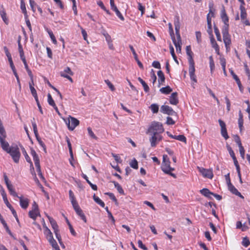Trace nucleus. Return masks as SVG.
I'll list each match as a JSON object with an SVG mask.
<instances>
[{"label":"nucleus","instance_id":"nucleus-3","mask_svg":"<svg viewBox=\"0 0 250 250\" xmlns=\"http://www.w3.org/2000/svg\"><path fill=\"white\" fill-rule=\"evenodd\" d=\"M31 154L33 156V160L35 163V165L37 168V171L38 172L39 176L41 179H42V180H44L45 179L41 172L39 157L37 153L36 152V151H35V150L33 149V148L31 149Z\"/></svg>","mask_w":250,"mask_h":250},{"label":"nucleus","instance_id":"nucleus-35","mask_svg":"<svg viewBox=\"0 0 250 250\" xmlns=\"http://www.w3.org/2000/svg\"><path fill=\"white\" fill-rule=\"evenodd\" d=\"M172 89L169 86H167L165 87H162L160 89V91L165 94H168L171 91Z\"/></svg>","mask_w":250,"mask_h":250},{"label":"nucleus","instance_id":"nucleus-64","mask_svg":"<svg viewBox=\"0 0 250 250\" xmlns=\"http://www.w3.org/2000/svg\"><path fill=\"white\" fill-rule=\"evenodd\" d=\"M234 139L235 142L237 143L238 146H242V144H241L240 138L237 135H234Z\"/></svg>","mask_w":250,"mask_h":250},{"label":"nucleus","instance_id":"nucleus-54","mask_svg":"<svg viewBox=\"0 0 250 250\" xmlns=\"http://www.w3.org/2000/svg\"><path fill=\"white\" fill-rule=\"evenodd\" d=\"M208 24V29H207V32L209 35L210 36H213L212 34V26H211V22H208L207 23Z\"/></svg>","mask_w":250,"mask_h":250},{"label":"nucleus","instance_id":"nucleus-34","mask_svg":"<svg viewBox=\"0 0 250 250\" xmlns=\"http://www.w3.org/2000/svg\"><path fill=\"white\" fill-rule=\"evenodd\" d=\"M112 183L114 184L115 188H116L117 190L120 194L122 195L125 194L123 189L119 183L115 181H112Z\"/></svg>","mask_w":250,"mask_h":250},{"label":"nucleus","instance_id":"nucleus-61","mask_svg":"<svg viewBox=\"0 0 250 250\" xmlns=\"http://www.w3.org/2000/svg\"><path fill=\"white\" fill-rule=\"evenodd\" d=\"M66 222H67V223L69 226V228L70 229V231L71 233V234L74 235V236H75L76 235V232L75 231L74 229H73L72 225L70 224V222L68 221V219H66Z\"/></svg>","mask_w":250,"mask_h":250},{"label":"nucleus","instance_id":"nucleus-14","mask_svg":"<svg viewBox=\"0 0 250 250\" xmlns=\"http://www.w3.org/2000/svg\"><path fill=\"white\" fill-rule=\"evenodd\" d=\"M18 198L20 199L21 207L23 209L27 208L29 205V200L27 198H23L21 196L18 197Z\"/></svg>","mask_w":250,"mask_h":250},{"label":"nucleus","instance_id":"nucleus-7","mask_svg":"<svg viewBox=\"0 0 250 250\" xmlns=\"http://www.w3.org/2000/svg\"><path fill=\"white\" fill-rule=\"evenodd\" d=\"M160 111L164 114H166L168 115L174 116L176 115V112H175L171 107L167 105H162Z\"/></svg>","mask_w":250,"mask_h":250},{"label":"nucleus","instance_id":"nucleus-59","mask_svg":"<svg viewBox=\"0 0 250 250\" xmlns=\"http://www.w3.org/2000/svg\"><path fill=\"white\" fill-rule=\"evenodd\" d=\"M78 27H79L80 28V29H81L82 34L83 36V39L85 41H86L87 40V33H86V31L84 29H83V28L82 27H81L79 24H78Z\"/></svg>","mask_w":250,"mask_h":250},{"label":"nucleus","instance_id":"nucleus-38","mask_svg":"<svg viewBox=\"0 0 250 250\" xmlns=\"http://www.w3.org/2000/svg\"><path fill=\"white\" fill-rule=\"evenodd\" d=\"M169 49L170 54L172 56L173 59H174V61L178 64L179 62L177 59L176 56L175 54L174 48L171 44L169 45Z\"/></svg>","mask_w":250,"mask_h":250},{"label":"nucleus","instance_id":"nucleus-44","mask_svg":"<svg viewBox=\"0 0 250 250\" xmlns=\"http://www.w3.org/2000/svg\"><path fill=\"white\" fill-rule=\"evenodd\" d=\"M47 102L51 106H55L56 104L50 93H48L47 95Z\"/></svg>","mask_w":250,"mask_h":250},{"label":"nucleus","instance_id":"nucleus-32","mask_svg":"<svg viewBox=\"0 0 250 250\" xmlns=\"http://www.w3.org/2000/svg\"><path fill=\"white\" fill-rule=\"evenodd\" d=\"M174 24L175 26V29H180V18L178 16L176 15L174 17Z\"/></svg>","mask_w":250,"mask_h":250},{"label":"nucleus","instance_id":"nucleus-48","mask_svg":"<svg viewBox=\"0 0 250 250\" xmlns=\"http://www.w3.org/2000/svg\"><path fill=\"white\" fill-rule=\"evenodd\" d=\"M129 165L131 167L134 169H138V162L136 159H134L133 160L131 161L130 163H129Z\"/></svg>","mask_w":250,"mask_h":250},{"label":"nucleus","instance_id":"nucleus-25","mask_svg":"<svg viewBox=\"0 0 250 250\" xmlns=\"http://www.w3.org/2000/svg\"><path fill=\"white\" fill-rule=\"evenodd\" d=\"M221 18L224 24L229 23V18L226 13L224 7L221 11Z\"/></svg>","mask_w":250,"mask_h":250},{"label":"nucleus","instance_id":"nucleus-11","mask_svg":"<svg viewBox=\"0 0 250 250\" xmlns=\"http://www.w3.org/2000/svg\"><path fill=\"white\" fill-rule=\"evenodd\" d=\"M186 53L187 55L188 56V60L189 62V65L194 64V62L192 58L193 53L191 51L190 46H187L186 47Z\"/></svg>","mask_w":250,"mask_h":250},{"label":"nucleus","instance_id":"nucleus-30","mask_svg":"<svg viewBox=\"0 0 250 250\" xmlns=\"http://www.w3.org/2000/svg\"><path fill=\"white\" fill-rule=\"evenodd\" d=\"M172 40L173 43H174L176 47V51L178 53H180L181 52L182 43L177 42L176 40L175 37H173V39Z\"/></svg>","mask_w":250,"mask_h":250},{"label":"nucleus","instance_id":"nucleus-26","mask_svg":"<svg viewBox=\"0 0 250 250\" xmlns=\"http://www.w3.org/2000/svg\"><path fill=\"white\" fill-rule=\"evenodd\" d=\"M0 221L2 224L3 225L4 228L5 229L6 231L9 234H10L11 236H12V233L11 232L10 230L9 229L6 222L3 219L2 216L0 214Z\"/></svg>","mask_w":250,"mask_h":250},{"label":"nucleus","instance_id":"nucleus-39","mask_svg":"<svg viewBox=\"0 0 250 250\" xmlns=\"http://www.w3.org/2000/svg\"><path fill=\"white\" fill-rule=\"evenodd\" d=\"M111 9L116 13V15L118 17V18L121 20L124 21L125 19H124L123 16L122 15L121 12L119 11V10H118V9L117 7V6L114 7L113 8H112Z\"/></svg>","mask_w":250,"mask_h":250},{"label":"nucleus","instance_id":"nucleus-6","mask_svg":"<svg viewBox=\"0 0 250 250\" xmlns=\"http://www.w3.org/2000/svg\"><path fill=\"white\" fill-rule=\"evenodd\" d=\"M197 168L199 171L202 174L204 177L212 179L213 176V174L212 169H206L203 167H198Z\"/></svg>","mask_w":250,"mask_h":250},{"label":"nucleus","instance_id":"nucleus-12","mask_svg":"<svg viewBox=\"0 0 250 250\" xmlns=\"http://www.w3.org/2000/svg\"><path fill=\"white\" fill-rule=\"evenodd\" d=\"M169 103L173 105H177L179 103L178 99V93L177 92H173L172 93L170 97Z\"/></svg>","mask_w":250,"mask_h":250},{"label":"nucleus","instance_id":"nucleus-16","mask_svg":"<svg viewBox=\"0 0 250 250\" xmlns=\"http://www.w3.org/2000/svg\"><path fill=\"white\" fill-rule=\"evenodd\" d=\"M167 134L171 138L180 141L181 142H184L185 143H187V139L186 137L183 135H173L171 134H169L168 132H167Z\"/></svg>","mask_w":250,"mask_h":250},{"label":"nucleus","instance_id":"nucleus-41","mask_svg":"<svg viewBox=\"0 0 250 250\" xmlns=\"http://www.w3.org/2000/svg\"><path fill=\"white\" fill-rule=\"evenodd\" d=\"M224 24L225 25L223 26V27L222 28V31L223 36L229 35V23H226V24Z\"/></svg>","mask_w":250,"mask_h":250},{"label":"nucleus","instance_id":"nucleus-56","mask_svg":"<svg viewBox=\"0 0 250 250\" xmlns=\"http://www.w3.org/2000/svg\"><path fill=\"white\" fill-rule=\"evenodd\" d=\"M213 4L212 3H209V14H210V15H211V17H213L214 15L215 10L213 9Z\"/></svg>","mask_w":250,"mask_h":250},{"label":"nucleus","instance_id":"nucleus-50","mask_svg":"<svg viewBox=\"0 0 250 250\" xmlns=\"http://www.w3.org/2000/svg\"><path fill=\"white\" fill-rule=\"evenodd\" d=\"M54 250H60V248L55 240L49 242Z\"/></svg>","mask_w":250,"mask_h":250},{"label":"nucleus","instance_id":"nucleus-63","mask_svg":"<svg viewBox=\"0 0 250 250\" xmlns=\"http://www.w3.org/2000/svg\"><path fill=\"white\" fill-rule=\"evenodd\" d=\"M240 154L243 159L245 158V149L242 146H239Z\"/></svg>","mask_w":250,"mask_h":250},{"label":"nucleus","instance_id":"nucleus-18","mask_svg":"<svg viewBox=\"0 0 250 250\" xmlns=\"http://www.w3.org/2000/svg\"><path fill=\"white\" fill-rule=\"evenodd\" d=\"M210 39L212 47L214 48L216 52L219 54V47L216 43L213 36H210Z\"/></svg>","mask_w":250,"mask_h":250},{"label":"nucleus","instance_id":"nucleus-45","mask_svg":"<svg viewBox=\"0 0 250 250\" xmlns=\"http://www.w3.org/2000/svg\"><path fill=\"white\" fill-rule=\"evenodd\" d=\"M221 134L222 136L226 140L228 139L229 138V136L228 134L226 127H224L223 128H221Z\"/></svg>","mask_w":250,"mask_h":250},{"label":"nucleus","instance_id":"nucleus-28","mask_svg":"<svg viewBox=\"0 0 250 250\" xmlns=\"http://www.w3.org/2000/svg\"><path fill=\"white\" fill-rule=\"evenodd\" d=\"M83 177L86 180L87 183L89 185L92 189L94 190H97V186L96 185L93 184L89 180L87 176L84 174L82 175Z\"/></svg>","mask_w":250,"mask_h":250},{"label":"nucleus","instance_id":"nucleus-31","mask_svg":"<svg viewBox=\"0 0 250 250\" xmlns=\"http://www.w3.org/2000/svg\"><path fill=\"white\" fill-rule=\"evenodd\" d=\"M29 87H30V89L31 91V93L32 96L35 98V101H37V100H39V99H38V95H37V91H36V89L33 87V86L32 85V84H31V83H29Z\"/></svg>","mask_w":250,"mask_h":250},{"label":"nucleus","instance_id":"nucleus-17","mask_svg":"<svg viewBox=\"0 0 250 250\" xmlns=\"http://www.w3.org/2000/svg\"><path fill=\"white\" fill-rule=\"evenodd\" d=\"M200 192L204 196L211 199H212L210 195L213 194V192L209 191V190L207 188H204L200 190Z\"/></svg>","mask_w":250,"mask_h":250},{"label":"nucleus","instance_id":"nucleus-47","mask_svg":"<svg viewBox=\"0 0 250 250\" xmlns=\"http://www.w3.org/2000/svg\"><path fill=\"white\" fill-rule=\"evenodd\" d=\"M242 244L245 247H247L250 245V241L247 237H245L243 238Z\"/></svg>","mask_w":250,"mask_h":250},{"label":"nucleus","instance_id":"nucleus-29","mask_svg":"<svg viewBox=\"0 0 250 250\" xmlns=\"http://www.w3.org/2000/svg\"><path fill=\"white\" fill-rule=\"evenodd\" d=\"M138 80L142 84L144 87V91L146 92H148L149 91V88L148 85L140 77L138 78Z\"/></svg>","mask_w":250,"mask_h":250},{"label":"nucleus","instance_id":"nucleus-10","mask_svg":"<svg viewBox=\"0 0 250 250\" xmlns=\"http://www.w3.org/2000/svg\"><path fill=\"white\" fill-rule=\"evenodd\" d=\"M73 208L75 210V211H76L77 214L81 217V218L84 221V222L86 223V217H85V215L84 214V213H83L82 209L80 208L79 204H78L73 206Z\"/></svg>","mask_w":250,"mask_h":250},{"label":"nucleus","instance_id":"nucleus-20","mask_svg":"<svg viewBox=\"0 0 250 250\" xmlns=\"http://www.w3.org/2000/svg\"><path fill=\"white\" fill-rule=\"evenodd\" d=\"M224 42L225 44L226 49H228L229 47V45L231 43V40L230 35H224L223 36Z\"/></svg>","mask_w":250,"mask_h":250},{"label":"nucleus","instance_id":"nucleus-58","mask_svg":"<svg viewBox=\"0 0 250 250\" xmlns=\"http://www.w3.org/2000/svg\"><path fill=\"white\" fill-rule=\"evenodd\" d=\"M87 131H88V133L89 135L91 138H92L94 139H96V140L97 139V137L94 134V133H93V132L92 130V129L90 127H88Z\"/></svg>","mask_w":250,"mask_h":250},{"label":"nucleus","instance_id":"nucleus-22","mask_svg":"<svg viewBox=\"0 0 250 250\" xmlns=\"http://www.w3.org/2000/svg\"><path fill=\"white\" fill-rule=\"evenodd\" d=\"M157 75L159 78V86H160V84H162L163 83L165 82V77L163 72L161 70H159L158 71Z\"/></svg>","mask_w":250,"mask_h":250},{"label":"nucleus","instance_id":"nucleus-40","mask_svg":"<svg viewBox=\"0 0 250 250\" xmlns=\"http://www.w3.org/2000/svg\"><path fill=\"white\" fill-rule=\"evenodd\" d=\"M149 108L153 113H157L159 111V105L156 104H151Z\"/></svg>","mask_w":250,"mask_h":250},{"label":"nucleus","instance_id":"nucleus-52","mask_svg":"<svg viewBox=\"0 0 250 250\" xmlns=\"http://www.w3.org/2000/svg\"><path fill=\"white\" fill-rule=\"evenodd\" d=\"M32 125L33 128L34 133L35 134L36 138H38V136H39V134H38V132L37 125L35 123V122H33V121H32Z\"/></svg>","mask_w":250,"mask_h":250},{"label":"nucleus","instance_id":"nucleus-1","mask_svg":"<svg viewBox=\"0 0 250 250\" xmlns=\"http://www.w3.org/2000/svg\"><path fill=\"white\" fill-rule=\"evenodd\" d=\"M170 161L167 155H164L163 157V163L161 167L162 170L164 172L167 174L174 178H176V176L174 173L171 171L174 170V168L170 166Z\"/></svg>","mask_w":250,"mask_h":250},{"label":"nucleus","instance_id":"nucleus-42","mask_svg":"<svg viewBox=\"0 0 250 250\" xmlns=\"http://www.w3.org/2000/svg\"><path fill=\"white\" fill-rule=\"evenodd\" d=\"M214 32L216 35L217 40L218 41L221 42V36L220 34L219 30L218 28H217V27L215 25H214Z\"/></svg>","mask_w":250,"mask_h":250},{"label":"nucleus","instance_id":"nucleus-55","mask_svg":"<svg viewBox=\"0 0 250 250\" xmlns=\"http://www.w3.org/2000/svg\"><path fill=\"white\" fill-rule=\"evenodd\" d=\"M105 194L107 195L109 198L115 203V204H117V200L113 193L111 192H107L105 193Z\"/></svg>","mask_w":250,"mask_h":250},{"label":"nucleus","instance_id":"nucleus-19","mask_svg":"<svg viewBox=\"0 0 250 250\" xmlns=\"http://www.w3.org/2000/svg\"><path fill=\"white\" fill-rule=\"evenodd\" d=\"M45 233L46 235L47 239L49 242H51L52 241L54 240L55 239L53 238V234L50 231V230L47 227H45Z\"/></svg>","mask_w":250,"mask_h":250},{"label":"nucleus","instance_id":"nucleus-51","mask_svg":"<svg viewBox=\"0 0 250 250\" xmlns=\"http://www.w3.org/2000/svg\"><path fill=\"white\" fill-rule=\"evenodd\" d=\"M0 16L4 21V22L7 24H8V20L6 19V14L4 10L0 11Z\"/></svg>","mask_w":250,"mask_h":250},{"label":"nucleus","instance_id":"nucleus-49","mask_svg":"<svg viewBox=\"0 0 250 250\" xmlns=\"http://www.w3.org/2000/svg\"><path fill=\"white\" fill-rule=\"evenodd\" d=\"M209 66L210 68L211 72H212V71L215 68V64H214L213 57L212 56H210L209 57Z\"/></svg>","mask_w":250,"mask_h":250},{"label":"nucleus","instance_id":"nucleus-46","mask_svg":"<svg viewBox=\"0 0 250 250\" xmlns=\"http://www.w3.org/2000/svg\"><path fill=\"white\" fill-rule=\"evenodd\" d=\"M97 4L102 9H103L104 11H105L107 14H108L109 15H111L110 12L105 8V7L104 6V5L102 1H98Z\"/></svg>","mask_w":250,"mask_h":250},{"label":"nucleus","instance_id":"nucleus-33","mask_svg":"<svg viewBox=\"0 0 250 250\" xmlns=\"http://www.w3.org/2000/svg\"><path fill=\"white\" fill-rule=\"evenodd\" d=\"M228 188L229 190L234 194H240V192H239L237 189L231 184V183H229L228 184Z\"/></svg>","mask_w":250,"mask_h":250},{"label":"nucleus","instance_id":"nucleus-13","mask_svg":"<svg viewBox=\"0 0 250 250\" xmlns=\"http://www.w3.org/2000/svg\"><path fill=\"white\" fill-rule=\"evenodd\" d=\"M189 74L190 79L193 80L194 82H197L196 79V76L195 75V67L194 64L189 65Z\"/></svg>","mask_w":250,"mask_h":250},{"label":"nucleus","instance_id":"nucleus-57","mask_svg":"<svg viewBox=\"0 0 250 250\" xmlns=\"http://www.w3.org/2000/svg\"><path fill=\"white\" fill-rule=\"evenodd\" d=\"M104 82L112 91H114L115 90V89L114 85L108 80H105Z\"/></svg>","mask_w":250,"mask_h":250},{"label":"nucleus","instance_id":"nucleus-36","mask_svg":"<svg viewBox=\"0 0 250 250\" xmlns=\"http://www.w3.org/2000/svg\"><path fill=\"white\" fill-rule=\"evenodd\" d=\"M240 9L241 10V20H244L247 17V13L244 7L243 6V5H241L240 7Z\"/></svg>","mask_w":250,"mask_h":250},{"label":"nucleus","instance_id":"nucleus-62","mask_svg":"<svg viewBox=\"0 0 250 250\" xmlns=\"http://www.w3.org/2000/svg\"><path fill=\"white\" fill-rule=\"evenodd\" d=\"M176 35L177 37V42L182 43V41L181 39L180 34V29H176L175 30Z\"/></svg>","mask_w":250,"mask_h":250},{"label":"nucleus","instance_id":"nucleus-43","mask_svg":"<svg viewBox=\"0 0 250 250\" xmlns=\"http://www.w3.org/2000/svg\"><path fill=\"white\" fill-rule=\"evenodd\" d=\"M47 31L48 34L49 35V36H50L52 42H53V43H54L55 44H56L57 43V40L55 38V37L52 31L48 29H47Z\"/></svg>","mask_w":250,"mask_h":250},{"label":"nucleus","instance_id":"nucleus-9","mask_svg":"<svg viewBox=\"0 0 250 250\" xmlns=\"http://www.w3.org/2000/svg\"><path fill=\"white\" fill-rule=\"evenodd\" d=\"M5 137L6 133H3V134H0V143L1 146L4 151L7 152L8 150L10 149V147H9V145L8 143L5 141Z\"/></svg>","mask_w":250,"mask_h":250},{"label":"nucleus","instance_id":"nucleus-21","mask_svg":"<svg viewBox=\"0 0 250 250\" xmlns=\"http://www.w3.org/2000/svg\"><path fill=\"white\" fill-rule=\"evenodd\" d=\"M28 214L29 216L34 220H36L37 216H40L39 210H31L29 211Z\"/></svg>","mask_w":250,"mask_h":250},{"label":"nucleus","instance_id":"nucleus-27","mask_svg":"<svg viewBox=\"0 0 250 250\" xmlns=\"http://www.w3.org/2000/svg\"><path fill=\"white\" fill-rule=\"evenodd\" d=\"M153 136L150 138L149 141L150 142L151 146L152 147H155L156 146V142L157 141L158 137L156 133H152Z\"/></svg>","mask_w":250,"mask_h":250},{"label":"nucleus","instance_id":"nucleus-4","mask_svg":"<svg viewBox=\"0 0 250 250\" xmlns=\"http://www.w3.org/2000/svg\"><path fill=\"white\" fill-rule=\"evenodd\" d=\"M164 129L163 127L162 124L159 122H153L152 123L150 126L149 127L148 131L151 133H161L163 132Z\"/></svg>","mask_w":250,"mask_h":250},{"label":"nucleus","instance_id":"nucleus-60","mask_svg":"<svg viewBox=\"0 0 250 250\" xmlns=\"http://www.w3.org/2000/svg\"><path fill=\"white\" fill-rule=\"evenodd\" d=\"M168 27H169V34L171 36V38L172 40L173 39V37H175V36H174V31L173 30V28H172L171 23H169Z\"/></svg>","mask_w":250,"mask_h":250},{"label":"nucleus","instance_id":"nucleus-8","mask_svg":"<svg viewBox=\"0 0 250 250\" xmlns=\"http://www.w3.org/2000/svg\"><path fill=\"white\" fill-rule=\"evenodd\" d=\"M0 192H1V194L2 196L3 200L4 201V203L6 204V206L10 209L12 212V213L15 214V209L9 203L7 198L6 194L4 191L3 188L1 187L0 189Z\"/></svg>","mask_w":250,"mask_h":250},{"label":"nucleus","instance_id":"nucleus-37","mask_svg":"<svg viewBox=\"0 0 250 250\" xmlns=\"http://www.w3.org/2000/svg\"><path fill=\"white\" fill-rule=\"evenodd\" d=\"M93 198L96 203L103 208L104 207L105 204L104 202H103L98 197L96 196L95 194L93 195Z\"/></svg>","mask_w":250,"mask_h":250},{"label":"nucleus","instance_id":"nucleus-15","mask_svg":"<svg viewBox=\"0 0 250 250\" xmlns=\"http://www.w3.org/2000/svg\"><path fill=\"white\" fill-rule=\"evenodd\" d=\"M21 150L22 151L23 154L24 155L26 161L30 164L31 170H32L33 171V172H34V168L33 167V163H32L29 156H28L25 149L22 146H21Z\"/></svg>","mask_w":250,"mask_h":250},{"label":"nucleus","instance_id":"nucleus-23","mask_svg":"<svg viewBox=\"0 0 250 250\" xmlns=\"http://www.w3.org/2000/svg\"><path fill=\"white\" fill-rule=\"evenodd\" d=\"M47 217L49 220V222L51 225V226L54 230V231H56V230L58 229V226L56 222V221L52 217H50L49 216H47Z\"/></svg>","mask_w":250,"mask_h":250},{"label":"nucleus","instance_id":"nucleus-2","mask_svg":"<svg viewBox=\"0 0 250 250\" xmlns=\"http://www.w3.org/2000/svg\"><path fill=\"white\" fill-rule=\"evenodd\" d=\"M7 152L11 155L14 162L16 163H19L21 153L17 146H11Z\"/></svg>","mask_w":250,"mask_h":250},{"label":"nucleus","instance_id":"nucleus-24","mask_svg":"<svg viewBox=\"0 0 250 250\" xmlns=\"http://www.w3.org/2000/svg\"><path fill=\"white\" fill-rule=\"evenodd\" d=\"M69 198L70 199L72 206H74L78 204L75 199L74 194L71 190H70L69 191Z\"/></svg>","mask_w":250,"mask_h":250},{"label":"nucleus","instance_id":"nucleus-53","mask_svg":"<svg viewBox=\"0 0 250 250\" xmlns=\"http://www.w3.org/2000/svg\"><path fill=\"white\" fill-rule=\"evenodd\" d=\"M47 83L48 84V85L50 87H51L53 89H54L55 91H56L57 93L58 94V95H59V96L60 97V98L61 99H62V95L61 94V93H60V92L54 86H53L50 83V82L47 80Z\"/></svg>","mask_w":250,"mask_h":250},{"label":"nucleus","instance_id":"nucleus-5","mask_svg":"<svg viewBox=\"0 0 250 250\" xmlns=\"http://www.w3.org/2000/svg\"><path fill=\"white\" fill-rule=\"evenodd\" d=\"M68 120V122L66 121V124L70 130H73L80 124V122L78 119L71 116H69Z\"/></svg>","mask_w":250,"mask_h":250}]
</instances>
